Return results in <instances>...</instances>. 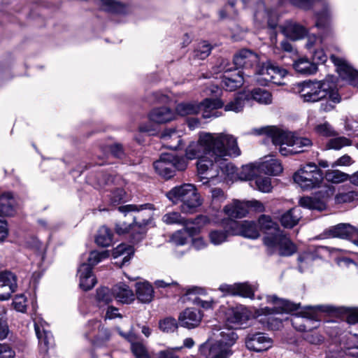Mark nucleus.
Here are the masks:
<instances>
[{
  "mask_svg": "<svg viewBox=\"0 0 358 358\" xmlns=\"http://www.w3.org/2000/svg\"><path fill=\"white\" fill-rule=\"evenodd\" d=\"M243 229H241V236L250 238H257L259 236V232L257 229L256 224L253 222L243 221Z\"/></svg>",
  "mask_w": 358,
  "mask_h": 358,
  "instance_id": "obj_52",
  "label": "nucleus"
},
{
  "mask_svg": "<svg viewBox=\"0 0 358 358\" xmlns=\"http://www.w3.org/2000/svg\"><path fill=\"white\" fill-rule=\"evenodd\" d=\"M202 315L199 310L193 308L185 309L179 317V323L180 326L192 329L197 327L201 320Z\"/></svg>",
  "mask_w": 358,
  "mask_h": 358,
  "instance_id": "obj_22",
  "label": "nucleus"
},
{
  "mask_svg": "<svg viewBox=\"0 0 358 358\" xmlns=\"http://www.w3.org/2000/svg\"><path fill=\"white\" fill-rule=\"evenodd\" d=\"M336 204H343L358 201V192L355 190L345 191L343 187L339 188L334 197Z\"/></svg>",
  "mask_w": 358,
  "mask_h": 358,
  "instance_id": "obj_38",
  "label": "nucleus"
},
{
  "mask_svg": "<svg viewBox=\"0 0 358 358\" xmlns=\"http://www.w3.org/2000/svg\"><path fill=\"white\" fill-rule=\"evenodd\" d=\"M208 222L209 219L204 215L198 216L191 226L188 225L187 220H186V224L184 225L185 228L183 230L189 236H193L200 231L201 224H205Z\"/></svg>",
  "mask_w": 358,
  "mask_h": 358,
  "instance_id": "obj_41",
  "label": "nucleus"
},
{
  "mask_svg": "<svg viewBox=\"0 0 358 358\" xmlns=\"http://www.w3.org/2000/svg\"><path fill=\"white\" fill-rule=\"evenodd\" d=\"M15 199L12 193L5 192L0 196V215L10 216L14 213Z\"/></svg>",
  "mask_w": 358,
  "mask_h": 358,
  "instance_id": "obj_34",
  "label": "nucleus"
},
{
  "mask_svg": "<svg viewBox=\"0 0 358 358\" xmlns=\"http://www.w3.org/2000/svg\"><path fill=\"white\" fill-rule=\"evenodd\" d=\"M259 62V56L246 49L240 50L234 57V64L236 68L250 67L258 64Z\"/></svg>",
  "mask_w": 358,
  "mask_h": 358,
  "instance_id": "obj_21",
  "label": "nucleus"
},
{
  "mask_svg": "<svg viewBox=\"0 0 358 358\" xmlns=\"http://www.w3.org/2000/svg\"><path fill=\"white\" fill-rule=\"evenodd\" d=\"M151 122L163 124L171 122L176 118V113L168 107L154 108L149 115Z\"/></svg>",
  "mask_w": 358,
  "mask_h": 358,
  "instance_id": "obj_25",
  "label": "nucleus"
},
{
  "mask_svg": "<svg viewBox=\"0 0 358 358\" xmlns=\"http://www.w3.org/2000/svg\"><path fill=\"white\" fill-rule=\"evenodd\" d=\"M329 234L333 237L341 238H358V228L349 224H338L329 229ZM354 243L358 245V239L354 240Z\"/></svg>",
  "mask_w": 358,
  "mask_h": 358,
  "instance_id": "obj_20",
  "label": "nucleus"
},
{
  "mask_svg": "<svg viewBox=\"0 0 358 358\" xmlns=\"http://www.w3.org/2000/svg\"><path fill=\"white\" fill-rule=\"evenodd\" d=\"M224 212L231 218H241L248 212V204L246 201L234 200L231 203L224 208Z\"/></svg>",
  "mask_w": 358,
  "mask_h": 358,
  "instance_id": "obj_26",
  "label": "nucleus"
},
{
  "mask_svg": "<svg viewBox=\"0 0 358 358\" xmlns=\"http://www.w3.org/2000/svg\"><path fill=\"white\" fill-rule=\"evenodd\" d=\"M224 71V75L222 78V86L228 91H234L242 86L244 82L243 72L239 70H235L231 73V68L229 67L227 61L222 59L220 64L215 70V72Z\"/></svg>",
  "mask_w": 358,
  "mask_h": 358,
  "instance_id": "obj_9",
  "label": "nucleus"
},
{
  "mask_svg": "<svg viewBox=\"0 0 358 358\" xmlns=\"http://www.w3.org/2000/svg\"><path fill=\"white\" fill-rule=\"evenodd\" d=\"M346 320L348 323L354 324L358 323V308H352L345 309Z\"/></svg>",
  "mask_w": 358,
  "mask_h": 358,
  "instance_id": "obj_64",
  "label": "nucleus"
},
{
  "mask_svg": "<svg viewBox=\"0 0 358 358\" xmlns=\"http://www.w3.org/2000/svg\"><path fill=\"white\" fill-rule=\"evenodd\" d=\"M118 209L122 213L136 212V215H140L141 222H143V220H146L148 213H150L151 217H152L153 211L155 210L154 205L151 203L125 205L120 206ZM151 219L152 217H150L148 224L151 222Z\"/></svg>",
  "mask_w": 358,
  "mask_h": 358,
  "instance_id": "obj_23",
  "label": "nucleus"
},
{
  "mask_svg": "<svg viewBox=\"0 0 358 358\" xmlns=\"http://www.w3.org/2000/svg\"><path fill=\"white\" fill-rule=\"evenodd\" d=\"M100 6L106 11L115 13H122L126 10L124 4L115 0H101Z\"/></svg>",
  "mask_w": 358,
  "mask_h": 358,
  "instance_id": "obj_44",
  "label": "nucleus"
},
{
  "mask_svg": "<svg viewBox=\"0 0 358 358\" xmlns=\"http://www.w3.org/2000/svg\"><path fill=\"white\" fill-rule=\"evenodd\" d=\"M268 301L274 304V308L268 307L260 308L256 311L257 316L269 315L282 313H291L299 309V304L293 303L289 301L279 299L275 296H268Z\"/></svg>",
  "mask_w": 358,
  "mask_h": 358,
  "instance_id": "obj_10",
  "label": "nucleus"
},
{
  "mask_svg": "<svg viewBox=\"0 0 358 358\" xmlns=\"http://www.w3.org/2000/svg\"><path fill=\"white\" fill-rule=\"evenodd\" d=\"M48 324L45 322H35L34 329L38 339L41 350L47 352L48 349L53 346V336L48 329Z\"/></svg>",
  "mask_w": 358,
  "mask_h": 358,
  "instance_id": "obj_16",
  "label": "nucleus"
},
{
  "mask_svg": "<svg viewBox=\"0 0 358 358\" xmlns=\"http://www.w3.org/2000/svg\"><path fill=\"white\" fill-rule=\"evenodd\" d=\"M243 221L238 222L232 219H229L224 222V229L227 231L228 236H241V229Z\"/></svg>",
  "mask_w": 358,
  "mask_h": 358,
  "instance_id": "obj_53",
  "label": "nucleus"
},
{
  "mask_svg": "<svg viewBox=\"0 0 358 358\" xmlns=\"http://www.w3.org/2000/svg\"><path fill=\"white\" fill-rule=\"evenodd\" d=\"M326 179L332 183H340L349 180V175L339 170H327L325 173Z\"/></svg>",
  "mask_w": 358,
  "mask_h": 358,
  "instance_id": "obj_48",
  "label": "nucleus"
},
{
  "mask_svg": "<svg viewBox=\"0 0 358 358\" xmlns=\"http://www.w3.org/2000/svg\"><path fill=\"white\" fill-rule=\"evenodd\" d=\"M294 181L303 189H310L320 185L323 173L314 163L307 164L293 176Z\"/></svg>",
  "mask_w": 358,
  "mask_h": 358,
  "instance_id": "obj_5",
  "label": "nucleus"
},
{
  "mask_svg": "<svg viewBox=\"0 0 358 358\" xmlns=\"http://www.w3.org/2000/svg\"><path fill=\"white\" fill-rule=\"evenodd\" d=\"M258 222L260 229L264 231L266 236H275L282 231L278 224L273 222L269 216L262 215L259 218Z\"/></svg>",
  "mask_w": 358,
  "mask_h": 358,
  "instance_id": "obj_35",
  "label": "nucleus"
},
{
  "mask_svg": "<svg viewBox=\"0 0 358 358\" xmlns=\"http://www.w3.org/2000/svg\"><path fill=\"white\" fill-rule=\"evenodd\" d=\"M301 218L299 207H294L285 213L280 217V222L284 227L292 228L296 225Z\"/></svg>",
  "mask_w": 358,
  "mask_h": 358,
  "instance_id": "obj_32",
  "label": "nucleus"
},
{
  "mask_svg": "<svg viewBox=\"0 0 358 358\" xmlns=\"http://www.w3.org/2000/svg\"><path fill=\"white\" fill-rule=\"evenodd\" d=\"M252 315L244 306H239L229 310L227 315V323L230 329H236L246 324Z\"/></svg>",
  "mask_w": 358,
  "mask_h": 358,
  "instance_id": "obj_14",
  "label": "nucleus"
},
{
  "mask_svg": "<svg viewBox=\"0 0 358 358\" xmlns=\"http://www.w3.org/2000/svg\"><path fill=\"white\" fill-rule=\"evenodd\" d=\"M296 90L304 102L314 103L325 100L320 104V110L329 112L341 101V96L334 83L329 79L308 80L297 84Z\"/></svg>",
  "mask_w": 358,
  "mask_h": 358,
  "instance_id": "obj_2",
  "label": "nucleus"
},
{
  "mask_svg": "<svg viewBox=\"0 0 358 358\" xmlns=\"http://www.w3.org/2000/svg\"><path fill=\"white\" fill-rule=\"evenodd\" d=\"M257 168L252 164L243 166L241 169L237 173L238 178L242 180H250V185L254 186L253 182L255 179L253 177L257 174Z\"/></svg>",
  "mask_w": 358,
  "mask_h": 358,
  "instance_id": "obj_47",
  "label": "nucleus"
},
{
  "mask_svg": "<svg viewBox=\"0 0 358 358\" xmlns=\"http://www.w3.org/2000/svg\"><path fill=\"white\" fill-rule=\"evenodd\" d=\"M0 283L3 285L14 284V288H17L16 276L11 272L6 271L0 273Z\"/></svg>",
  "mask_w": 358,
  "mask_h": 358,
  "instance_id": "obj_62",
  "label": "nucleus"
},
{
  "mask_svg": "<svg viewBox=\"0 0 358 358\" xmlns=\"http://www.w3.org/2000/svg\"><path fill=\"white\" fill-rule=\"evenodd\" d=\"M172 159V155L163 154L159 159L153 164L156 172L166 179L171 178L174 175V164L171 161Z\"/></svg>",
  "mask_w": 358,
  "mask_h": 358,
  "instance_id": "obj_19",
  "label": "nucleus"
},
{
  "mask_svg": "<svg viewBox=\"0 0 358 358\" xmlns=\"http://www.w3.org/2000/svg\"><path fill=\"white\" fill-rule=\"evenodd\" d=\"M199 106V113H202L203 118L217 117V109L224 106V103L218 99H206L203 102L197 103Z\"/></svg>",
  "mask_w": 358,
  "mask_h": 358,
  "instance_id": "obj_24",
  "label": "nucleus"
},
{
  "mask_svg": "<svg viewBox=\"0 0 358 358\" xmlns=\"http://www.w3.org/2000/svg\"><path fill=\"white\" fill-rule=\"evenodd\" d=\"M249 101V94H238L232 101L224 106L225 111L238 113L243 110L246 101Z\"/></svg>",
  "mask_w": 358,
  "mask_h": 358,
  "instance_id": "obj_36",
  "label": "nucleus"
},
{
  "mask_svg": "<svg viewBox=\"0 0 358 358\" xmlns=\"http://www.w3.org/2000/svg\"><path fill=\"white\" fill-rule=\"evenodd\" d=\"M219 290L225 295L240 296L252 299L254 296V289L247 282L234 283L233 285L223 284Z\"/></svg>",
  "mask_w": 358,
  "mask_h": 358,
  "instance_id": "obj_15",
  "label": "nucleus"
},
{
  "mask_svg": "<svg viewBox=\"0 0 358 358\" xmlns=\"http://www.w3.org/2000/svg\"><path fill=\"white\" fill-rule=\"evenodd\" d=\"M171 241L176 245H184L187 242V235L184 230H180L173 234Z\"/></svg>",
  "mask_w": 358,
  "mask_h": 358,
  "instance_id": "obj_63",
  "label": "nucleus"
},
{
  "mask_svg": "<svg viewBox=\"0 0 358 358\" xmlns=\"http://www.w3.org/2000/svg\"><path fill=\"white\" fill-rule=\"evenodd\" d=\"M200 353L207 358H227L231 351L227 347H224L215 341L211 344L206 343L200 347Z\"/></svg>",
  "mask_w": 358,
  "mask_h": 358,
  "instance_id": "obj_17",
  "label": "nucleus"
},
{
  "mask_svg": "<svg viewBox=\"0 0 358 358\" xmlns=\"http://www.w3.org/2000/svg\"><path fill=\"white\" fill-rule=\"evenodd\" d=\"M136 294L142 303H150L154 298V289L148 282H138L136 283Z\"/></svg>",
  "mask_w": 358,
  "mask_h": 358,
  "instance_id": "obj_31",
  "label": "nucleus"
},
{
  "mask_svg": "<svg viewBox=\"0 0 358 358\" xmlns=\"http://www.w3.org/2000/svg\"><path fill=\"white\" fill-rule=\"evenodd\" d=\"M241 150L237 139L226 132L210 133L202 131L198 140L192 141L185 149L187 159H198L196 162L200 178L206 180L214 178L220 173L227 176L236 172V167L228 161L227 157H238Z\"/></svg>",
  "mask_w": 358,
  "mask_h": 358,
  "instance_id": "obj_1",
  "label": "nucleus"
},
{
  "mask_svg": "<svg viewBox=\"0 0 358 358\" xmlns=\"http://www.w3.org/2000/svg\"><path fill=\"white\" fill-rule=\"evenodd\" d=\"M247 94H249V99H252L260 104L268 105L272 103V95L265 89L256 88Z\"/></svg>",
  "mask_w": 358,
  "mask_h": 358,
  "instance_id": "obj_37",
  "label": "nucleus"
},
{
  "mask_svg": "<svg viewBox=\"0 0 358 358\" xmlns=\"http://www.w3.org/2000/svg\"><path fill=\"white\" fill-rule=\"evenodd\" d=\"M131 351L135 358H152L146 346L141 342H131Z\"/></svg>",
  "mask_w": 358,
  "mask_h": 358,
  "instance_id": "obj_50",
  "label": "nucleus"
},
{
  "mask_svg": "<svg viewBox=\"0 0 358 358\" xmlns=\"http://www.w3.org/2000/svg\"><path fill=\"white\" fill-rule=\"evenodd\" d=\"M151 217L150 213L147 214V219L141 222L140 215L134 216L133 224H128L124 222H120L115 225V232L119 235L129 234L134 242H138L143 238L145 233V226L148 225Z\"/></svg>",
  "mask_w": 358,
  "mask_h": 358,
  "instance_id": "obj_7",
  "label": "nucleus"
},
{
  "mask_svg": "<svg viewBox=\"0 0 358 358\" xmlns=\"http://www.w3.org/2000/svg\"><path fill=\"white\" fill-rule=\"evenodd\" d=\"M315 130L320 135L327 137L336 136L338 135V133L328 122L318 124L316 127Z\"/></svg>",
  "mask_w": 358,
  "mask_h": 358,
  "instance_id": "obj_60",
  "label": "nucleus"
},
{
  "mask_svg": "<svg viewBox=\"0 0 358 358\" xmlns=\"http://www.w3.org/2000/svg\"><path fill=\"white\" fill-rule=\"evenodd\" d=\"M114 298L123 303H129L134 300V294L128 285L118 283L113 287Z\"/></svg>",
  "mask_w": 358,
  "mask_h": 358,
  "instance_id": "obj_28",
  "label": "nucleus"
},
{
  "mask_svg": "<svg viewBox=\"0 0 358 358\" xmlns=\"http://www.w3.org/2000/svg\"><path fill=\"white\" fill-rule=\"evenodd\" d=\"M88 327L92 328V331H96L95 336L97 340L105 341L109 339L110 333L107 328L101 325L99 320H91L88 322Z\"/></svg>",
  "mask_w": 358,
  "mask_h": 358,
  "instance_id": "obj_39",
  "label": "nucleus"
},
{
  "mask_svg": "<svg viewBox=\"0 0 358 358\" xmlns=\"http://www.w3.org/2000/svg\"><path fill=\"white\" fill-rule=\"evenodd\" d=\"M253 185L260 192L268 193L273 188L271 185V179L268 177L259 176L255 178Z\"/></svg>",
  "mask_w": 358,
  "mask_h": 358,
  "instance_id": "obj_51",
  "label": "nucleus"
},
{
  "mask_svg": "<svg viewBox=\"0 0 358 358\" xmlns=\"http://www.w3.org/2000/svg\"><path fill=\"white\" fill-rule=\"evenodd\" d=\"M79 285L85 291L91 289L96 283L92 268L86 262L81 264L78 269Z\"/></svg>",
  "mask_w": 358,
  "mask_h": 358,
  "instance_id": "obj_18",
  "label": "nucleus"
},
{
  "mask_svg": "<svg viewBox=\"0 0 358 358\" xmlns=\"http://www.w3.org/2000/svg\"><path fill=\"white\" fill-rule=\"evenodd\" d=\"M211 45L206 41L198 44L193 52V57L198 59H204L208 57L211 52Z\"/></svg>",
  "mask_w": 358,
  "mask_h": 358,
  "instance_id": "obj_54",
  "label": "nucleus"
},
{
  "mask_svg": "<svg viewBox=\"0 0 358 358\" xmlns=\"http://www.w3.org/2000/svg\"><path fill=\"white\" fill-rule=\"evenodd\" d=\"M245 345L249 350L263 352L271 348L272 340L264 333H252L246 336Z\"/></svg>",
  "mask_w": 358,
  "mask_h": 358,
  "instance_id": "obj_13",
  "label": "nucleus"
},
{
  "mask_svg": "<svg viewBox=\"0 0 358 358\" xmlns=\"http://www.w3.org/2000/svg\"><path fill=\"white\" fill-rule=\"evenodd\" d=\"M173 203H181L180 210L184 213H192L202 203L200 196L192 184L176 186L166 193Z\"/></svg>",
  "mask_w": 358,
  "mask_h": 358,
  "instance_id": "obj_4",
  "label": "nucleus"
},
{
  "mask_svg": "<svg viewBox=\"0 0 358 358\" xmlns=\"http://www.w3.org/2000/svg\"><path fill=\"white\" fill-rule=\"evenodd\" d=\"M176 113L181 116L196 115L199 113V106L195 102H182L176 106Z\"/></svg>",
  "mask_w": 358,
  "mask_h": 358,
  "instance_id": "obj_40",
  "label": "nucleus"
},
{
  "mask_svg": "<svg viewBox=\"0 0 358 358\" xmlns=\"http://www.w3.org/2000/svg\"><path fill=\"white\" fill-rule=\"evenodd\" d=\"M161 140L163 146L170 150H177L182 142L179 134L173 129H166L161 134Z\"/></svg>",
  "mask_w": 358,
  "mask_h": 358,
  "instance_id": "obj_27",
  "label": "nucleus"
},
{
  "mask_svg": "<svg viewBox=\"0 0 358 358\" xmlns=\"http://www.w3.org/2000/svg\"><path fill=\"white\" fill-rule=\"evenodd\" d=\"M127 195L125 191L122 188H117L112 191L110 194V201L113 206L118 205L121 202L127 201Z\"/></svg>",
  "mask_w": 358,
  "mask_h": 358,
  "instance_id": "obj_57",
  "label": "nucleus"
},
{
  "mask_svg": "<svg viewBox=\"0 0 358 358\" xmlns=\"http://www.w3.org/2000/svg\"><path fill=\"white\" fill-rule=\"evenodd\" d=\"M334 310V308L329 306L320 305L317 306H308L304 310L300 311L299 314L300 316L306 319V323L301 324L299 327L296 328L299 331H307L310 328L308 326V323L313 321L314 323H319V313H330Z\"/></svg>",
  "mask_w": 358,
  "mask_h": 358,
  "instance_id": "obj_11",
  "label": "nucleus"
},
{
  "mask_svg": "<svg viewBox=\"0 0 358 358\" xmlns=\"http://www.w3.org/2000/svg\"><path fill=\"white\" fill-rule=\"evenodd\" d=\"M227 231L224 229H214L208 234L209 240L214 245H219L227 241Z\"/></svg>",
  "mask_w": 358,
  "mask_h": 358,
  "instance_id": "obj_49",
  "label": "nucleus"
},
{
  "mask_svg": "<svg viewBox=\"0 0 358 358\" xmlns=\"http://www.w3.org/2000/svg\"><path fill=\"white\" fill-rule=\"evenodd\" d=\"M330 59L336 66L339 76L343 80H347L350 85L358 87V71L353 69L343 58L331 55Z\"/></svg>",
  "mask_w": 358,
  "mask_h": 358,
  "instance_id": "obj_12",
  "label": "nucleus"
},
{
  "mask_svg": "<svg viewBox=\"0 0 358 358\" xmlns=\"http://www.w3.org/2000/svg\"><path fill=\"white\" fill-rule=\"evenodd\" d=\"M133 254V248L124 243L117 245L113 251V256L114 258H117L120 256L124 255L122 259V264L129 261L131 255Z\"/></svg>",
  "mask_w": 358,
  "mask_h": 358,
  "instance_id": "obj_46",
  "label": "nucleus"
},
{
  "mask_svg": "<svg viewBox=\"0 0 358 358\" xmlns=\"http://www.w3.org/2000/svg\"><path fill=\"white\" fill-rule=\"evenodd\" d=\"M299 204L301 206L308 209H317L320 210L322 209V204L321 203L309 196L301 198L299 200Z\"/></svg>",
  "mask_w": 358,
  "mask_h": 358,
  "instance_id": "obj_59",
  "label": "nucleus"
},
{
  "mask_svg": "<svg viewBox=\"0 0 358 358\" xmlns=\"http://www.w3.org/2000/svg\"><path fill=\"white\" fill-rule=\"evenodd\" d=\"M264 243L270 254L278 252L280 256H291L296 251V246L283 231L275 236H266Z\"/></svg>",
  "mask_w": 358,
  "mask_h": 358,
  "instance_id": "obj_6",
  "label": "nucleus"
},
{
  "mask_svg": "<svg viewBox=\"0 0 358 358\" xmlns=\"http://www.w3.org/2000/svg\"><path fill=\"white\" fill-rule=\"evenodd\" d=\"M282 32L286 37L294 41L301 39L307 34L304 27L292 22L282 27Z\"/></svg>",
  "mask_w": 358,
  "mask_h": 358,
  "instance_id": "obj_30",
  "label": "nucleus"
},
{
  "mask_svg": "<svg viewBox=\"0 0 358 358\" xmlns=\"http://www.w3.org/2000/svg\"><path fill=\"white\" fill-rule=\"evenodd\" d=\"M220 338L216 341L224 347H227L228 349L234 344L238 338L237 334L231 330V329H227L225 331H222L219 333Z\"/></svg>",
  "mask_w": 358,
  "mask_h": 358,
  "instance_id": "obj_43",
  "label": "nucleus"
},
{
  "mask_svg": "<svg viewBox=\"0 0 358 358\" xmlns=\"http://www.w3.org/2000/svg\"><path fill=\"white\" fill-rule=\"evenodd\" d=\"M293 68L297 73L303 75H313L317 71V64L306 57H301L295 60Z\"/></svg>",
  "mask_w": 358,
  "mask_h": 358,
  "instance_id": "obj_29",
  "label": "nucleus"
},
{
  "mask_svg": "<svg viewBox=\"0 0 358 358\" xmlns=\"http://www.w3.org/2000/svg\"><path fill=\"white\" fill-rule=\"evenodd\" d=\"M261 171L266 174L277 176L282 172V166L281 163L275 158L269 157L262 162L259 166Z\"/></svg>",
  "mask_w": 358,
  "mask_h": 358,
  "instance_id": "obj_33",
  "label": "nucleus"
},
{
  "mask_svg": "<svg viewBox=\"0 0 358 358\" xmlns=\"http://www.w3.org/2000/svg\"><path fill=\"white\" fill-rule=\"evenodd\" d=\"M162 222L166 224L185 225L186 219L179 212L171 211L165 213L162 218Z\"/></svg>",
  "mask_w": 358,
  "mask_h": 358,
  "instance_id": "obj_45",
  "label": "nucleus"
},
{
  "mask_svg": "<svg viewBox=\"0 0 358 358\" xmlns=\"http://www.w3.org/2000/svg\"><path fill=\"white\" fill-rule=\"evenodd\" d=\"M264 133L271 138L275 145L279 146V152L283 156L295 155L304 152L306 148L312 145L310 139L295 136L292 133L283 131L275 127L264 129Z\"/></svg>",
  "mask_w": 358,
  "mask_h": 358,
  "instance_id": "obj_3",
  "label": "nucleus"
},
{
  "mask_svg": "<svg viewBox=\"0 0 358 358\" xmlns=\"http://www.w3.org/2000/svg\"><path fill=\"white\" fill-rule=\"evenodd\" d=\"M287 74L285 69L275 66L270 62L264 64L258 72L257 81L261 85H267L268 83L281 85H284L283 78Z\"/></svg>",
  "mask_w": 358,
  "mask_h": 358,
  "instance_id": "obj_8",
  "label": "nucleus"
},
{
  "mask_svg": "<svg viewBox=\"0 0 358 358\" xmlns=\"http://www.w3.org/2000/svg\"><path fill=\"white\" fill-rule=\"evenodd\" d=\"M350 145V141L345 137L341 136L331 138L327 143L326 146L328 149L340 150L343 147Z\"/></svg>",
  "mask_w": 358,
  "mask_h": 358,
  "instance_id": "obj_58",
  "label": "nucleus"
},
{
  "mask_svg": "<svg viewBox=\"0 0 358 358\" xmlns=\"http://www.w3.org/2000/svg\"><path fill=\"white\" fill-rule=\"evenodd\" d=\"M178 327L174 318L167 317L159 322V329L166 333L173 332Z\"/></svg>",
  "mask_w": 358,
  "mask_h": 358,
  "instance_id": "obj_61",
  "label": "nucleus"
},
{
  "mask_svg": "<svg viewBox=\"0 0 358 358\" xmlns=\"http://www.w3.org/2000/svg\"><path fill=\"white\" fill-rule=\"evenodd\" d=\"M95 241L99 246L108 247L113 241V234L106 227H101L97 232Z\"/></svg>",
  "mask_w": 358,
  "mask_h": 358,
  "instance_id": "obj_42",
  "label": "nucleus"
},
{
  "mask_svg": "<svg viewBox=\"0 0 358 358\" xmlns=\"http://www.w3.org/2000/svg\"><path fill=\"white\" fill-rule=\"evenodd\" d=\"M113 298V291L110 292L108 287H101L96 291V299L99 303L107 304L111 302Z\"/></svg>",
  "mask_w": 358,
  "mask_h": 358,
  "instance_id": "obj_56",
  "label": "nucleus"
},
{
  "mask_svg": "<svg viewBox=\"0 0 358 358\" xmlns=\"http://www.w3.org/2000/svg\"><path fill=\"white\" fill-rule=\"evenodd\" d=\"M108 257V251L98 252L92 251L87 258V262L86 263L88 266H91L92 268L94 266L99 264L102 259H106Z\"/></svg>",
  "mask_w": 358,
  "mask_h": 358,
  "instance_id": "obj_55",
  "label": "nucleus"
}]
</instances>
